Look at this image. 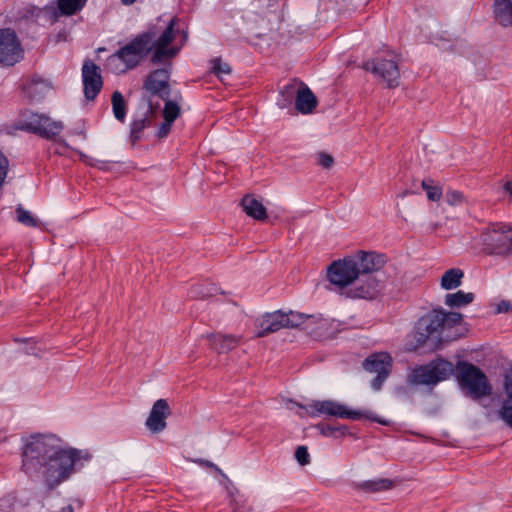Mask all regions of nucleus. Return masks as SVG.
<instances>
[{
  "label": "nucleus",
  "mask_w": 512,
  "mask_h": 512,
  "mask_svg": "<svg viewBox=\"0 0 512 512\" xmlns=\"http://www.w3.org/2000/svg\"><path fill=\"white\" fill-rule=\"evenodd\" d=\"M164 100L165 105L162 112L163 118L165 120L174 122L181 113L180 106L176 102L170 100L169 98H166Z\"/></svg>",
  "instance_id": "nucleus-33"
},
{
  "label": "nucleus",
  "mask_w": 512,
  "mask_h": 512,
  "mask_svg": "<svg viewBox=\"0 0 512 512\" xmlns=\"http://www.w3.org/2000/svg\"><path fill=\"white\" fill-rule=\"evenodd\" d=\"M504 390L508 402H504L498 411L499 418L510 428H512V370L508 371L504 377Z\"/></svg>",
  "instance_id": "nucleus-21"
},
{
  "label": "nucleus",
  "mask_w": 512,
  "mask_h": 512,
  "mask_svg": "<svg viewBox=\"0 0 512 512\" xmlns=\"http://www.w3.org/2000/svg\"><path fill=\"white\" fill-rule=\"evenodd\" d=\"M315 428L324 437L340 438L350 434L349 429L346 425H333L328 423H318Z\"/></svg>",
  "instance_id": "nucleus-29"
},
{
  "label": "nucleus",
  "mask_w": 512,
  "mask_h": 512,
  "mask_svg": "<svg viewBox=\"0 0 512 512\" xmlns=\"http://www.w3.org/2000/svg\"><path fill=\"white\" fill-rule=\"evenodd\" d=\"M480 237L483 249L487 254L501 257L512 255V224L490 223Z\"/></svg>",
  "instance_id": "nucleus-6"
},
{
  "label": "nucleus",
  "mask_w": 512,
  "mask_h": 512,
  "mask_svg": "<svg viewBox=\"0 0 512 512\" xmlns=\"http://www.w3.org/2000/svg\"><path fill=\"white\" fill-rule=\"evenodd\" d=\"M393 487V482L387 478H378L374 480H366L357 484L359 490L375 493L389 490Z\"/></svg>",
  "instance_id": "nucleus-27"
},
{
  "label": "nucleus",
  "mask_w": 512,
  "mask_h": 512,
  "mask_svg": "<svg viewBox=\"0 0 512 512\" xmlns=\"http://www.w3.org/2000/svg\"><path fill=\"white\" fill-rule=\"evenodd\" d=\"M217 291L218 288L214 284L205 281L193 285L189 290V295L194 299H206L208 297L214 296Z\"/></svg>",
  "instance_id": "nucleus-30"
},
{
  "label": "nucleus",
  "mask_w": 512,
  "mask_h": 512,
  "mask_svg": "<svg viewBox=\"0 0 512 512\" xmlns=\"http://www.w3.org/2000/svg\"><path fill=\"white\" fill-rule=\"evenodd\" d=\"M150 125L148 119V112L141 118L133 119L130 124V136L133 142L138 141L141 138L142 131Z\"/></svg>",
  "instance_id": "nucleus-32"
},
{
  "label": "nucleus",
  "mask_w": 512,
  "mask_h": 512,
  "mask_svg": "<svg viewBox=\"0 0 512 512\" xmlns=\"http://www.w3.org/2000/svg\"><path fill=\"white\" fill-rule=\"evenodd\" d=\"M8 159L0 151V187L2 186L8 171Z\"/></svg>",
  "instance_id": "nucleus-40"
},
{
  "label": "nucleus",
  "mask_w": 512,
  "mask_h": 512,
  "mask_svg": "<svg viewBox=\"0 0 512 512\" xmlns=\"http://www.w3.org/2000/svg\"><path fill=\"white\" fill-rule=\"evenodd\" d=\"M456 370L459 386L467 396L480 399L490 395L491 385L480 368L467 361H458Z\"/></svg>",
  "instance_id": "nucleus-5"
},
{
  "label": "nucleus",
  "mask_w": 512,
  "mask_h": 512,
  "mask_svg": "<svg viewBox=\"0 0 512 512\" xmlns=\"http://www.w3.org/2000/svg\"><path fill=\"white\" fill-rule=\"evenodd\" d=\"M299 88H297L295 85H285L283 89L280 92L281 97L284 100V103H280L281 107H286L288 104H290L294 98L295 95H297V91Z\"/></svg>",
  "instance_id": "nucleus-36"
},
{
  "label": "nucleus",
  "mask_w": 512,
  "mask_h": 512,
  "mask_svg": "<svg viewBox=\"0 0 512 512\" xmlns=\"http://www.w3.org/2000/svg\"><path fill=\"white\" fill-rule=\"evenodd\" d=\"M23 58V49L16 33L10 29H0V63L13 66Z\"/></svg>",
  "instance_id": "nucleus-13"
},
{
  "label": "nucleus",
  "mask_w": 512,
  "mask_h": 512,
  "mask_svg": "<svg viewBox=\"0 0 512 512\" xmlns=\"http://www.w3.org/2000/svg\"><path fill=\"white\" fill-rule=\"evenodd\" d=\"M508 311H512V304L510 302L503 300L497 305V312L505 313Z\"/></svg>",
  "instance_id": "nucleus-43"
},
{
  "label": "nucleus",
  "mask_w": 512,
  "mask_h": 512,
  "mask_svg": "<svg viewBox=\"0 0 512 512\" xmlns=\"http://www.w3.org/2000/svg\"><path fill=\"white\" fill-rule=\"evenodd\" d=\"M295 458L302 466L309 464L310 456L306 446H299L295 451Z\"/></svg>",
  "instance_id": "nucleus-37"
},
{
  "label": "nucleus",
  "mask_w": 512,
  "mask_h": 512,
  "mask_svg": "<svg viewBox=\"0 0 512 512\" xmlns=\"http://www.w3.org/2000/svg\"><path fill=\"white\" fill-rule=\"evenodd\" d=\"M453 374V364L443 358H438L430 361L428 364L412 368L408 374L407 381L413 386H434L449 379Z\"/></svg>",
  "instance_id": "nucleus-7"
},
{
  "label": "nucleus",
  "mask_w": 512,
  "mask_h": 512,
  "mask_svg": "<svg viewBox=\"0 0 512 512\" xmlns=\"http://www.w3.org/2000/svg\"><path fill=\"white\" fill-rule=\"evenodd\" d=\"M353 258L357 264L358 275L379 271L387 261L384 254L365 251L358 252Z\"/></svg>",
  "instance_id": "nucleus-17"
},
{
  "label": "nucleus",
  "mask_w": 512,
  "mask_h": 512,
  "mask_svg": "<svg viewBox=\"0 0 512 512\" xmlns=\"http://www.w3.org/2000/svg\"><path fill=\"white\" fill-rule=\"evenodd\" d=\"M463 315L459 312H446L443 309H434L422 316L416 323L414 338V349L424 347L430 342L431 347H436L443 340L442 333L459 325Z\"/></svg>",
  "instance_id": "nucleus-2"
},
{
  "label": "nucleus",
  "mask_w": 512,
  "mask_h": 512,
  "mask_svg": "<svg viewBox=\"0 0 512 512\" xmlns=\"http://www.w3.org/2000/svg\"><path fill=\"white\" fill-rule=\"evenodd\" d=\"M421 185L422 188L426 191L429 200H440L442 196V189L439 186L433 185L432 179H424Z\"/></svg>",
  "instance_id": "nucleus-35"
},
{
  "label": "nucleus",
  "mask_w": 512,
  "mask_h": 512,
  "mask_svg": "<svg viewBox=\"0 0 512 512\" xmlns=\"http://www.w3.org/2000/svg\"><path fill=\"white\" fill-rule=\"evenodd\" d=\"M211 349L218 353H227L235 349L241 340L240 336L234 334L211 333L206 336Z\"/></svg>",
  "instance_id": "nucleus-19"
},
{
  "label": "nucleus",
  "mask_w": 512,
  "mask_h": 512,
  "mask_svg": "<svg viewBox=\"0 0 512 512\" xmlns=\"http://www.w3.org/2000/svg\"><path fill=\"white\" fill-rule=\"evenodd\" d=\"M493 15L495 20L502 27L512 25V1L511 0H494Z\"/></svg>",
  "instance_id": "nucleus-23"
},
{
  "label": "nucleus",
  "mask_w": 512,
  "mask_h": 512,
  "mask_svg": "<svg viewBox=\"0 0 512 512\" xmlns=\"http://www.w3.org/2000/svg\"><path fill=\"white\" fill-rule=\"evenodd\" d=\"M316 318L315 314H304L294 311L283 312L284 328H302L308 330L310 328L307 324L308 320H315Z\"/></svg>",
  "instance_id": "nucleus-25"
},
{
  "label": "nucleus",
  "mask_w": 512,
  "mask_h": 512,
  "mask_svg": "<svg viewBox=\"0 0 512 512\" xmlns=\"http://www.w3.org/2000/svg\"><path fill=\"white\" fill-rule=\"evenodd\" d=\"M16 215L17 220L21 224L27 226V227H37L38 221L37 219L32 215V213L26 209H24L22 206H18L16 208Z\"/></svg>",
  "instance_id": "nucleus-34"
},
{
  "label": "nucleus",
  "mask_w": 512,
  "mask_h": 512,
  "mask_svg": "<svg viewBox=\"0 0 512 512\" xmlns=\"http://www.w3.org/2000/svg\"><path fill=\"white\" fill-rule=\"evenodd\" d=\"M155 32L148 30L131 39L108 57V64L115 73H125L136 68L151 53V42Z\"/></svg>",
  "instance_id": "nucleus-3"
},
{
  "label": "nucleus",
  "mask_w": 512,
  "mask_h": 512,
  "mask_svg": "<svg viewBox=\"0 0 512 512\" xmlns=\"http://www.w3.org/2000/svg\"><path fill=\"white\" fill-rule=\"evenodd\" d=\"M255 325L258 328L257 337H264L270 333L277 332L284 328L283 311L277 310L266 313L256 320Z\"/></svg>",
  "instance_id": "nucleus-18"
},
{
  "label": "nucleus",
  "mask_w": 512,
  "mask_h": 512,
  "mask_svg": "<svg viewBox=\"0 0 512 512\" xmlns=\"http://www.w3.org/2000/svg\"><path fill=\"white\" fill-rule=\"evenodd\" d=\"M296 109L302 114L311 113L317 106V99L308 87L299 88L295 99Z\"/></svg>",
  "instance_id": "nucleus-22"
},
{
  "label": "nucleus",
  "mask_w": 512,
  "mask_h": 512,
  "mask_svg": "<svg viewBox=\"0 0 512 512\" xmlns=\"http://www.w3.org/2000/svg\"><path fill=\"white\" fill-rule=\"evenodd\" d=\"M317 318L315 320H308L307 324L310 326V328L307 330L308 332L312 333L315 332L316 329L322 324L324 319L320 314L315 315Z\"/></svg>",
  "instance_id": "nucleus-42"
},
{
  "label": "nucleus",
  "mask_w": 512,
  "mask_h": 512,
  "mask_svg": "<svg viewBox=\"0 0 512 512\" xmlns=\"http://www.w3.org/2000/svg\"><path fill=\"white\" fill-rule=\"evenodd\" d=\"M82 82L85 98L93 101L103 87V79L100 67L90 59L82 66Z\"/></svg>",
  "instance_id": "nucleus-14"
},
{
  "label": "nucleus",
  "mask_w": 512,
  "mask_h": 512,
  "mask_svg": "<svg viewBox=\"0 0 512 512\" xmlns=\"http://www.w3.org/2000/svg\"><path fill=\"white\" fill-rule=\"evenodd\" d=\"M172 124L173 122L172 121H168V120H165L163 121V123L161 124L158 132H157V136L159 138H164L166 137L170 131H171V128H172Z\"/></svg>",
  "instance_id": "nucleus-41"
},
{
  "label": "nucleus",
  "mask_w": 512,
  "mask_h": 512,
  "mask_svg": "<svg viewBox=\"0 0 512 512\" xmlns=\"http://www.w3.org/2000/svg\"><path fill=\"white\" fill-rule=\"evenodd\" d=\"M363 366L366 371L376 373L371 381V387L378 391L391 372L392 358L386 352L374 353L365 359Z\"/></svg>",
  "instance_id": "nucleus-12"
},
{
  "label": "nucleus",
  "mask_w": 512,
  "mask_h": 512,
  "mask_svg": "<svg viewBox=\"0 0 512 512\" xmlns=\"http://www.w3.org/2000/svg\"><path fill=\"white\" fill-rule=\"evenodd\" d=\"M15 128L45 139H52L63 130L64 126L62 122L53 121L45 114L24 110L18 115Z\"/></svg>",
  "instance_id": "nucleus-8"
},
{
  "label": "nucleus",
  "mask_w": 512,
  "mask_h": 512,
  "mask_svg": "<svg viewBox=\"0 0 512 512\" xmlns=\"http://www.w3.org/2000/svg\"><path fill=\"white\" fill-rule=\"evenodd\" d=\"M213 71L217 75L229 74L231 72L230 66L227 63H223L220 59L213 61Z\"/></svg>",
  "instance_id": "nucleus-38"
},
{
  "label": "nucleus",
  "mask_w": 512,
  "mask_h": 512,
  "mask_svg": "<svg viewBox=\"0 0 512 512\" xmlns=\"http://www.w3.org/2000/svg\"><path fill=\"white\" fill-rule=\"evenodd\" d=\"M353 257H346L342 260L334 261L327 270L328 280L339 287H346L358 278Z\"/></svg>",
  "instance_id": "nucleus-11"
},
{
  "label": "nucleus",
  "mask_w": 512,
  "mask_h": 512,
  "mask_svg": "<svg viewBox=\"0 0 512 512\" xmlns=\"http://www.w3.org/2000/svg\"><path fill=\"white\" fill-rule=\"evenodd\" d=\"M318 164L325 169H329L334 164V159L330 154L321 152L318 154Z\"/></svg>",
  "instance_id": "nucleus-39"
},
{
  "label": "nucleus",
  "mask_w": 512,
  "mask_h": 512,
  "mask_svg": "<svg viewBox=\"0 0 512 512\" xmlns=\"http://www.w3.org/2000/svg\"><path fill=\"white\" fill-rule=\"evenodd\" d=\"M60 512H74V509H73L72 505H67L65 507H62Z\"/></svg>",
  "instance_id": "nucleus-47"
},
{
  "label": "nucleus",
  "mask_w": 512,
  "mask_h": 512,
  "mask_svg": "<svg viewBox=\"0 0 512 512\" xmlns=\"http://www.w3.org/2000/svg\"><path fill=\"white\" fill-rule=\"evenodd\" d=\"M200 463L204 464V465H206L208 467H213V468L219 470V468L214 463H212L210 461H203V460H201Z\"/></svg>",
  "instance_id": "nucleus-45"
},
{
  "label": "nucleus",
  "mask_w": 512,
  "mask_h": 512,
  "mask_svg": "<svg viewBox=\"0 0 512 512\" xmlns=\"http://www.w3.org/2000/svg\"><path fill=\"white\" fill-rule=\"evenodd\" d=\"M475 298L474 293L459 290L445 295L444 303L451 308H461L469 305Z\"/></svg>",
  "instance_id": "nucleus-26"
},
{
  "label": "nucleus",
  "mask_w": 512,
  "mask_h": 512,
  "mask_svg": "<svg viewBox=\"0 0 512 512\" xmlns=\"http://www.w3.org/2000/svg\"><path fill=\"white\" fill-rule=\"evenodd\" d=\"M121 3L125 6H131L132 4H134L137 0H120Z\"/></svg>",
  "instance_id": "nucleus-48"
},
{
  "label": "nucleus",
  "mask_w": 512,
  "mask_h": 512,
  "mask_svg": "<svg viewBox=\"0 0 512 512\" xmlns=\"http://www.w3.org/2000/svg\"><path fill=\"white\" fill-rule=\"evenodd\" d=\"M22 471L29 475H42L49 489H54L88 463L92 455L87 450L63 448L54 434H32L23 440Z\"/></svg>",
  "instance_id": "nucleus-1"
},
{
  "label": "nucleus",
  "mask_w": 512,
  "mask_h": 512,
  "mask_svg": "<svg viewBox=\"0 0 512 512\" xmlns=\"http://www.w3.org/2000/svg\"><path fill=\"white\" fill-rule=\"evenodd\" d=\"M88 0H57V6L46 7L51 11V18L56 21L59 16H72L81 11Z\"/></svg>",
  "instance_id": "nucleus-20"
},
{
  "label": "nucleus",
  "mask_w": 512,
  "mask_h": 512,
  "mask_svg": "<svg viewBox=\"0 0 512 512\" xmlns=\"http://www.w3.org/2000/svg\"><path fill=\"white\" fill-rule=\"evenodd\" d=\"M171 414L167 400L158 399L154 402L149 416L146 420V427L153 433L162 432L166 426V419Z\"/></svg>",
  "instance_id": "nucleus-16"
},
{
  "label": "nucleus",
  "mask_w": 512,
  "mask_h": 512,
  "mask_svg": "<svg viewBox=\"0 0 512 512\" xmlns=\"http://www.w3.org/2000/svg\"><path fill=\"white\" fill-rule=\"evenodd\" d=\"M452 197H453V200L460 201L462 199V194L459 192H453Z\"/></svg>",
  "instance_id": "nucleus-46"
},
{
  "label": "nucleus",
  "mask_w": 512,
  "mask_h": 512,
  "mask_svg": "<svg viewBox=\"0 0 512 512\" xmlns=\"http://www.w3.org/2000/svg\"><path fill=\"white\" fill-rule=\"evenodd\" d=\"M310 417L328 416L341 419L360 420L368 419L383 426H390L391 421L379 417L372 411H360L350 409L348 406L333 400L312 401L305 407Z\"/></svg>",
  "instance_id": "nucleus-4"
},
{
  "label": "nucleus",
  "mask_w": 512,
  "mask_h": 512,
  "mask_svg": "<svg viewBox=\"0 0 512 512\" xmlns=\"http://www.w3.org/2000/svg\"><path fill=\"white\" fill-rule=\"evenodd\" d=\"M372 295V293L369 291V290H361L358 294V296L362 297V298H367V297H370Z\"/></svg>",
  "instance_id": "nucleus-44"
},
{
  "label": "nucleus",
  "mask_w": 512,
  "mask_h": 512,
  "mask_svg": "<svg viewBox=\"0 0 512 512\" xmlns=\"http://www.w3.org/2000/svg\"><path fill=\"white\" fill-rule=\"evenodd\" d=\"M113 114L117 120L123 122L126 117V103L123 95L119 91L112 94Z\"/></svg>",
  "instance_id": "nucleus-31"
},
{
  "label": "nucleus",
  "mask_w": 512,
  "mask_h": 512,
  "mask_svg": "<svg viewBox=\"0 0 512 512\" xmlns=\"http://www.w3.org/2000/svg\"><path fill=\"white\" fill-rule=\"evenodd\" d=\"M179 20L177 17H173L163 32L151 42V62L153 64H159L164 62L165 60H170L175 57L181 47L171 46L169 45L173 42L176 37L178 30L176 26Z\"/></svg>",
  "instance_id": "nucleus-10"
},
{
  "label": "nucleus",
  "mask_w": 512,
  "mask_h": 512,
  "mask_svg": "<svg viewBox=\"0 0 512 512\" xmlns=\"http://www.w3.org/2000/svg\"><path fill=\"white\" fill-rule=\"evenodd\" d=\"M464 272L459 268L447 270L441 277V287L445 290L458 288L462 283Z\"/></svg>",
  "instance_id": "nucleus-28"
},
{
  "label": "nucleus",
  "mask_w": 512,
  "mask_h": 512,
  "mask_svg": "<svg viewBox=\"0 0 512 512\" xmlns=\"http://www.w3.org/2000/svg\"><path fill=\"white\" fill-rule=\"evenodd\" d=\"M244 212L258 221L267 219V211L264 205L255 197L246 195L241 201Z\"/></svg>",
  "instance_id": "nucleus-24"
},
{
  "label": "nucleus",
  "mask_w": 512,
  "mask_h": 512,
  "mask_svg": "<svg viewBox=\"0 0 512 512\" xmlns=\"http://www.w3.org/2000/svg\"><path fill=\"white\" fill-rule=\"evenodd\" d=\"M364 68L386 83L387 87L399 85L398 57L393 51H385L364 64Z\"/></svg>",
  "instance_id": "nucleus-9"
},
{
  "label": "nucleus",
  "mask_w": 512,
  "mask_h": 512,
  "mask_svg": "<svg viewBox=\"0 0 512 512\" xmlns=\"http://www.w3.org/2000/svg\"><path fill=\"white\" fill-rule=\"evenodd\" d=\"M37 86H38L37 83L30 84L28 86V89H29V91H34L37 88Z\"/></svg>",
  "instance_id": "nucleus-49"
},
{
  "label": "nucleus",
  "mask_w": 512,
  "mask_h": 512,
  "mask_svg": "<svg viewBox=\"0 0 512 512\" xmlns=\"http://www.w3.org/2000/svg\"><path fill=\"white\" fill-rule=\"evenodd\" d=\"M169 78L170 72L167 68L156 69L147 76L144 88L162 99L169 98Z\"/></svg>",
  "instance_id": "nucleus-15"
}]
</instances>
